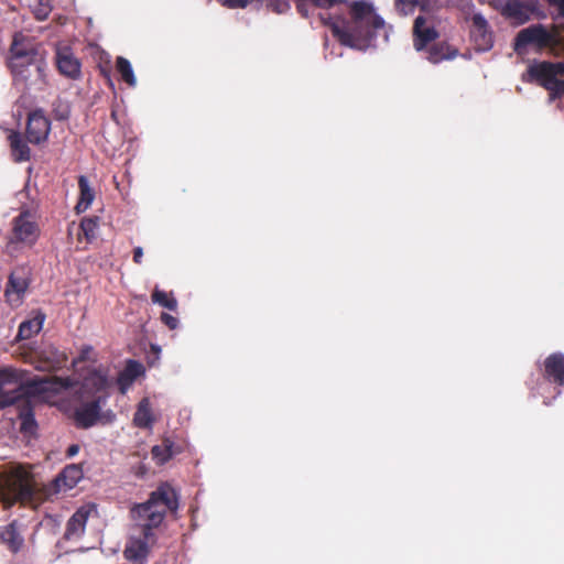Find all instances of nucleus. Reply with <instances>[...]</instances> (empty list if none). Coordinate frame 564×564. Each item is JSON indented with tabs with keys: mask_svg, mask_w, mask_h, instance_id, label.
Listing matches in <instances>:
<instances>
[{
	"mask_svg": "<svg viewBox=\"0 0 564 564\" xmlns=\"http://www.w3.org/2000/svg\"><path fill=\"white\" fill-rule=\"evenodd\" d=\"M21 376L13 368H0V408L8 406L17 400L13 392L20 386Z\"/></svg>",
	"mask_w": 564,
	"mask_h": 564,
	"instance_id": "nucleus-12",
	"label": "nucleus"
},
{
	"mask_svg": "<svg viewBox=\"0 0 564 564\" xmlns=\"http://www.w3.org/2000/svg\"><path fill=\"white\" fill-rule=\"evenodd\" d=\"M79 359H80V360H85V356H84V355H82V356L79 357Z\"/></svg>",
	"mask_w": 564,
	"mask_h": 564,
	"instance_id": "nucleus-44",
	"label": "nucleus"
},
{
	"mask_svg": "<svg viewBox=\"0 0 564 564\" xmlns=\"http://www.w3.org/2000/svg\"><path fill=\"white\" fill-rule=\"evenodd\" d=\"M109 382L105 375L99 371H93L89 376H87L84 380V389L88 391H93L96 395H107Z\"/></svg>",
	"mask_w": 564,
	"mask_h": 564,
	"instance_id": "nucleus-24",
	"label": "nucleus"
},
{
	"mask_svg": "<svg viewBox=\"0 0 564 564\" xmlns=\"http://www.w3.org/2000/svg\"><path fill=\"white\" fill-rule=\"evenodd\" d=\"M440 36L437 30L433 25H426L423 15H417L413 24V45L416 51H423L426 46L437 40Z\"/></svg>",
	"mask_w": 564,
	"mask_h": 564,
	"instance_id": "nucleus-14",
	"label": "nucleus"
},
{
	"mask_svg": "<svg viewBox=\"0 0 564 564\" xmlns=\"http://www.w3.org/2000/svg\"><path fill=\"white\" fill-rule=\"evenodd\" d=\"M107 416L109 417V420H111L112 417H115V414L112 412H109Z\"/></svg>",
	"mask_w": 564,
	"mask_h": 564,
	"instance_id": "nucleus-43",
	"label": "nucleus"
},
{
	"mask_svg": "<svg viewBox=\"0 0 564 564\" xmlns=\"http://www.w3.org/2000/svg\"><path fill=\"white\" fill-rule=\"evenodd\" d=\"M106 395H95L91 401L84 402L75 411V423L80 429H89L100 420L101 406L106 403Z\"/></svg>",
	"mask_w": 564,
	"mask_h": 564,
	"instance_id": "nucleus-8",
	"label": "nucleus"
},
{
	"mask_svg": "<svg viewBox=\"0 0 564 564\" xmlns=\"http://www.w3.org/2000/svg\"><path fill=\"white\" fill-rule=\"evenodd\" d=\"M79 452V445L77 444H72L67 451H66V456L67 457H73L75 456L77 453Z\"/></svg>",
	"mask_w": 564,
	"mask_h": 564,
	"instance_id": "nucleus-41",
	"label": "nucleus"
},
{
	"mask_svg": "<svg viewBox=\"0 0 564 564\" xmlns=\"http://www.w3.org/2000/svg\"><path fill=\"white\" fill-rule=\"evenodd\" d=\"M45 314L37 312L36 315L28 321H24L19 326L18 339H29L39 334L43 327Z\"/></svg>",
	"mask_w": 564,
	"mask_h": 564,
	"instance_id": "nucleus-23",
	"label": "nucleus"
},
{
	"mask_svg": "<svg viewBox=\"0 0 564 564\" xmlns=\"http://www.w3.org/2000/svg\"><path fill=\"white\" fill-rule=\"evenodd\" d=\"M160 318L161 322L170 329H175L178 326V319L169 313H162Z\"/></svg>",
	"mask_w": 564,
	"mask_h": 564,
	"instance_id": "nucleus-37",
	"label": "nucleus"
},
{
	"mask_svg": "<svg viewBox=\"0 0 564 564\" xmlns=\"http://www.w3.org/2000/svg\"><path fill=\"white\" fill-rule=\"evenodd\" d=\"M116 68L118 70V73L120 74L121 79L126 84H128L131 87L135 86L137 79H135L132 66L127 58L119 56L116 62Z\"/></svg>",
	"mask_w": 564,
	"mask_h": 564,
	"instance_id": "nucleus-28",
	"label": "nucleus"
},
{
	"mask_svg": "<svg viewBox=\"0 0 564 564\" xmlns=\"http://www.w3.org/2000/svg\"><path fill=\"white\" fill-rule=\"evenodd\" d=\"M62 477L69 478L72 484H76L82 478V469L77 465H69L62 471Z\"/></svg>",
	"mask_w": 564,
	"mask_h": 564,
	"instance_id": "nucleus-33",
	"label": "nucleus"
},
{
	"mask_svg": "<svg viewBox=\"0 0 564 564\" xmlns=\"http://www.w3.org/2000/svg\"><path fill=\"white\" fill-rule=\"evenodd\" d=\"M350 21L341 23L333 21L329 17L325 24L330 28L333 35L346 46L354 47L360 41L373 37V31L381 29L384 21L373 12L372 6L365 1H355L350 4Z\"/></svg>",
	"mask_w": 564,
	"mask_h": 564,
	"instance_id": "nucleus-3",
	"label": "nucleus"
},
{
	"mask_svg": "<svg viewBox=\"0 0 564 564\" xmlns=\"http://www.w3.org/2000/svg\"><path fill=\"white\" fill-rule=\"evenodd\" d=\"M39 491L34 475L22 465L0 473V503L4 510L36 502Z\"/></svg>",
	"mask_w": 564,
	"mask_h": 564,
	"instance_id": "nucleus-5",
	"label": "nucleus"
},
{
	"mask_svg": "<svg viewBox=\"0 0 564 564\" xmlns=\"http://www.w3.org/2000/svg\"><path fill=\"white\" fill-rule=\"evenodd\" d=\"M9 68L19 89L42 90L46 85V62L35 45L22 33H15L10 46Z\"/></svg>",
	"mask_w": 564,
	"mask_h": 564,
	"instance_id": "nucleus-2",
	"label": "nucleus"
},
{
	"mask_svg": "<svg viewBox=\"0 0 564 564\" xmlns=\"http://www.w3.org/2000/svg\"><path fill=\"white\" fill-rule=\"evenodd\" d=\"M0 542L14 554L22 549L24 539L19 532L18 520H13L9 524L0 527Z\"/></svg>",
	"mask_w": 564,
	"mask_h": 564,
	"instance_id": "nucleus-17",
	"label": "nucleus"
},
{
	"mask_svg": "<svg viewBox=\"0 0 564 564\" xmlns=\"http://www.w3.org/2000/svg\"><path fill=\"white\" fill-rule=\"evenodd\" d=\"M18 419L20 421V431L24 435H34L37 430V423L34 417V410L29 400H22L18 404Z\"/></svg>",
	"mask_w": 564,
	"mask_h": 564,
	"instance_id": "nucleus-20",
	"label": "nucleus"
},
{
	"mask_svg": "<svg viewBox=\"0 0 564 564\" xmlns=\"http://www.w3.org/2000/svg\"><path fill=\"white\" fill-rule=\"evenodd\" d=\"M554 3L557 6L560 12L564 15V0H554Z\"/></svg>",
	"mask_w": 564,
	"mask_h": 564,
	"instance_id": "nucleus-42",
	"label": "nucleus"
},
{
	"mask_svg": "<svg viewBox=\"0 0 564 564\" xmlns=\"http://www.w3.org/2000/svg\"><path fill=\"white\" fill-rule=\"evenodd\" d=\"M31 283V273L26 267L15 268L9 275L4 295L9 302H20Z\"/></svg>",
	"mask_w": 564,
	"mask_h": 564,
	"instance_id": "nucleus-9",
	"label": "nucleus"
},
{
	"mask_svg": "<svg viewBox=\"0 0 564 564\" xmlns=\"http://www.w3.org/2000/svg\"><path fill=\"white\" fill-rule=\"evenodd\" d=\"M12 160L17 163L26 162L31 158V150L18 131H11L8 135Z\"/></svg>",
	"mask_w": 564,
	"mask_h": 564,
	"instance_id": "nucleus-22",
	"label": "nucleus"
},
{
	"mask_svg": "<svg viewBox=\"0 0 564 564\" xmlns=\"http://www.w3.org/2000/svg\"><path fill=\"white\" fill-rule=\"evenodd\" d=\"M177 508V495L166 484L152 491L145 502L135 505L131 513L141 529V536L129 540L123 552L124 557L129 561L144 560L149 553L148 544L154 539L153 530L162 524L167 511L174 512Z\"/></svg>",
	"mask_w": 564,
	"mask_h": 564,
	"instance_id": "nucleus-1",
	"label": "nucleus"
},
{
	"mask_svg": "<svg viewBox=\"0 0 564 564\" xmlns=\"http://www.w3.org/2000/svg\"><path fill=\"white\" fill-rule=\"evenodd\" d=\"M143 249L141 247H135L133 249V262L137 264L142 263Z\"/></svg>",
	"mask_w": 564,
	"mask_h": 564,
	"instance_id": "nucleus-40",
	"label": "nucleus"
},
{
	"mask_svg": "<svg viewBox=\"0 0 564 564\" xmlns=\"http://www.w3.org/2000/svg\"><path fill=\"white\" fill-rule=\"evenodd\" d=\"M152 302L160 304L161 306L175 311L177 308V301L173 296H169V294L164 291L155 289L151 295Z\"/></svg>",
	"mask_w": 564,
	"mask_h": 564,
	"instance_id": "nucleus-31",
	"label": "nucleus"
},
{
	"mask_svg": "<svg viewBox=\"0 0 564 564\" xmlns=\"http://www.w3.org/2000/svg\"><path fill=\"white\" fill-rule=\"evenodd\" d=\"M135 380H133L130 376H128V373H126L123 370L119 373L118 376V379H117V382H118V386H119V389L121 391V393H124L127 391V389L134 382Z\"/></svg>",
	"mask_w": 564,
	"mask_h": 564,
	"instance_id": "nucleus-36",
	"label": "nucleus"
},
{
	"mask_svg": "<svg viewBox=\"0 0 564 564\" xmlns=\"http://www.w3.org/2000/svg\"><path fill=\"white\" fill-rule=\"evenodd\" d=\"M542 377L554 384L564 386V354L553 352L540 365Z\"/></svg>",
	"mask_w": 564,
	"mask_h": 564,
	"instance_id": "nucleus-13",
	"label": "nucleus"
},
{
	"mask_svg": "<svg viewBox=\"0 0 564 564\" xmlns=\"http://www.w3.org/2000/svg\"><path fill=\"white\" fill-rule=\"evenodd\" d=\"M527 75L529 82L538 84L550 93L551 100L564 94V80L557 78L564 76V63L538 62L528 67Z\"/></svg>",
	"mask_w": 564,
	"mask_h": 564,
	"instance_id": "nucleus-6",
	"label": "nucleus"
},
{
	"mask_svg": "<svg viewBox=\"0 0 564 564\" xmlns=\"http://www.w3.org/2000/svg\"><path fill=\"white\" fill-rule=\"evenodd\" d=\"M70 386L68 378L61 377H50L45 376L43 378L33 379L29 382V387L33 392L44 393V392H58L62 389H66Z\"/></svg>",
	"mask_w": 564,
	"mask_h": 564,
	"instance_id": "nucleus-19",
	"label": "nucleus"
},
{
	"mask_svg": "<svg viewBox=\"0 0 564 564\" xmlns=\"http://www.w3.org/2000/svg\"><path fill=\"white\" fill-rule=\"evenodd\" d=\"M41 235L35 215L28 209L21 210L12 219L11 235L7 243L8 252L15 250L18 246L32 248Z\"/></svg>",
	"mask_w": 564,
	"mask_h": 564,
	"instance_id": "nucleus-7",
	"label": "nucleus"
},
{
	"mask_svg": "<svg viewBox=\"0 0 564 564\" xmlns=\"http://www.w3.org/2000/svg\"><path fill=\"white\" fill-rule=\"evenodd\" d=\"M56 66L62 75L70 79H78L80 77V62L68 47L56 52Z\"/></svg>",
	"mask_w": 564,
	"mask_h": 564,
	"instance_id": "nucleus-16",
	"label": "nucleus"
},
{
	"mask_svg": "<svg viewBox=\"0 0 564 564\" xmlns=\"http://www.w3.org/2000/svg\"><path fill=\"white\" fill-rule=\"evenodd\" d=\"M123 371L128 373L133 380H137L145 371L144 366L133 359H129L123 368Z\"/></svg>",
	"mask_w": 564,
	"mask_h": 564,
	"instance_id": "nucleus-32",
	"label": "nucleus"
},
{
	"mask_svg": "<svg viewBox=\"0 0 564 564\" xmlns=\"http://www.w3.org/2000/svg\"><path fill=\"white\" fill-rule=\"evenodd\" d=\"M51 131V121L41 109L34 110L28 117L26 139L33 144L44 142Z\"/></svg>",
	"mask_w": 564,
	"mask_h": 564,
	"instance_id": "nucleus-10",
	"label": "nucleus"
},
{
	"mask_svg": "<svg viewBox=\"0 0 564 564\" xmlns=\"http://www.w3.org/2000/svg\"><path fill=\"white\" fill-rule=\"evenodd\" d=\"M79 186V199L75 207L78 214L84 213L88 209L95 198V192L90 187L89 182L86 176L82 175L78 178Z\"/></svg>",
	"mask_w": 564,
	"mask_h": 564,
	"instance_id": "nucleus-25",
	"label": "nucleus"
},
{
	"mask_svg": "<svg viewBox=\"0 0 564 564\" xmlns=\"http://www.w3.org/2000/svg\"><path fill=\"white\" fill-rule=\"evenodd\" d=\"M457 51L452 50V47L447 43H436L427 48V59L437 64L444 59H452L456 56Z\"/></svg>",
	"mask_w": 564,
	"mask_h": 564,
	"instance_id": "nucleus-26",
	"label": "nucleus"
},
{
	"mask_svg": "<svg viewBox=\"0 0 564 564\" xmlns=\"http://www.w3.org/2000/svg\"><path fill=\"white\" fill-rule=\"evenodd\" d=\"M416 4L417 0H395V8L403 15L412 13Z\"/></svg>",
	"mask_w": 564,
	"mask_h": 564,
	"instance_id": "nucleus-35",
	"label": "nucleus"
},
{
	"mask_svg": "<svg viewBox=\"0 0 564 564\" xmlns=\"http://www.w3.org/2000/svg\"><path fill=\"white\" fill-rule=\"evenodd\" d=\"M294 2L296 4V10L299 11V13L302 17L307 18L310 14L308 4L311 3V1L310 0H296Z\"/></svg>",
	"mask_w": 564,
	"mask_h": 564,
	"instance_id": "nucleus-39",
	"label": "nucleus"
},
{
	"mask_svg": "<svg viewBox=\"0 0 564 564\" xmlns=\"http://www.w3.org/2000/svg\"><path fill=\"white\" fill-rule=\"evenodd\" d=\"M151 453L154 458H156L161 464H164L175 454L173 451V442L165 440L162 446H153Z\"/></svg>",
	"mask_w": 564,
	"mask_h": 564,
	"instance_id": "nucleus-30",
	"label": "nucleus"
},
{
	"mask_svg": "<svg viewBox=\"0 0 564 564\" xmlns=\"http://www.w3.org/2000/svg\"><path fill=\"white\" fill-rule=\"evenodd\" d=\"M267 7L278 14L285 13L291 8L288 0H267Z\"/></svg>",
	"mask_w": 564,
	"mask_h": 564,
	"instance_id": "nucleus-34",
	"label": "nucleus"
},
{
	"mask_svg": "<svg viewBox=\"0 0 564 564\" xmlns=\"http://www.w3.org/2000/svg\"><path fill=\"white\" fill-rule=\"evenodd\" d=\"M518 55L525 54L529 48L534 52H547L553 56L564 55V26L560 24L534 23L521 29L512 43Z\"/></svg>",
	"mask_w": 564,
	"mask_h": 564,
	"instance_id": "nucleus-4",
	"label": "nucleus"
},
{
	"mask_svg": "<svg viewBox=\"0 0 564 564\" xmlns=\"http://www.w3.org/2000/svg\"><path fill=\"white\" fill-rule=\"evenodd\" d=\"M41 369L46 371H56L64 368L67 364V356L65 352L58 350L53 346L44 348L40 352Z\"/></svg>",
	"mask_w": 564,
	"mask_h": 564,
	"instance_id": "nucleus-18",
	"label": "nucleus"
},
{
	"mask_svg": "<svg viewBox=\"0 0 564 564\" xmlns=\"http://www.w3.org/2000/svg\"><path fill=\"white\" fill-rule=\"evenodd\" d=\"M153 423L151 409L147 399H143L133 415V424L140 429L150 427Z\"/></svg>",
	"mask_w": 564,
	"mask_h": 564,
	"instance_id": "nucleus-27",
	"label": "nucleus"
},
{
	"mask_svg": "<svg viewBox=\"0 0 564 564\" xmlns=\"http://www.w3.org/2000/svg\"><path fill=\"white\" fill-rule=\"evenodd\" d=\"M473 25L475 31L473 33L475 42L480 50L487 51L492 47V35L489 31L488 22L481 14L473 15Z\"/></svg>",
	"mask_w": 564,
	"mask_h": 564,
	"instance_id": "nucleus-21",
	"label": "nucleus"
},
{
	"mask_svg": "<svg viewBox=\"0 0 564 564\" xmlns=\"http://www.w3.org/2000/svg\"><path fill=\"white\" fill-rule=\"evenodd\" d=\"M219 3H221L224 7L229 9H245L246 8V1L245 0H217Z\"/></svg>",
	"mask_w": 564,
	"mask_h": 564,
	"instance_id": "nucleus-38",
	"label": "nucleus"
},
{
	"mask_svg": "<svg viewBox=\"0 0 564 564\" xmlns=\"http://www.w3.org/2000/svg\"><path fill=\"white\" fill-rule=\"evenodd\" d=\"M99 225L98 217H84L79 224L78 236L83 235L87 241L96 238V230Z\"/></svg>",
	"mask_w": 564,
	"mask_h": 564,
	"instance_id": "nucleus-29",
	"label": "nucleus"
},
{
	"mask_svg": "<svg viewBox=\"0 0 564 564\" xmlns=\"http://www.w3.org/2000/svg\"><path fill=\"white\" fill-rule=\"evenodd\" d=\"M538 3L539 0H508L501 13L506 18L513 19L517 24H524L531 19Z\"/></svg>",
	"mask_w": 564,
	"mask_h": 564,
	"instance_id": "nucleus-11",
	"label": "nucleus"
},
{
	"mask_svg": "<svg viewBox=\"0 0 564 564\" xmlns=\"http://www.w3.org/2000/svg\"><path fill=\"white\" fill-rule=\"evenodd\" d=\"M89 514L90 509L87 507H80L74 512L66 523L64 532L66 541L78 540L84 535Z\"/></svg>",
	"mask_w": 564,
	"mask_h": 564,
	"instance_id": "nucleus-15",
	"label": "nucleus"
}]
</instances>
